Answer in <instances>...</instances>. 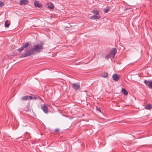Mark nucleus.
Returning <instances> with one entry per match:
<instances>
[{
    "label": "nucleus",
    "mask_w": 152,
    "mask_h": 152,
    "mask_svg": "<svg viewBox=\"0 0 152 152\" xmlns=\"http://www.w3.org/2000/svg\"><path fill=\"white\" fill-rule=\"evenodd\" d=\"M144 83L145 85L148 87L152 89V81L151 80H145L144 81Z\"/></svg>",
    "instance_id": "20e7f679"
},
{
    "label": "nucleus",
    "mask_w": 152,
    "mask_h": 152,
    "mask_svg": "<svg viewBox=\"0 0 152 152\" xmlns=\"http://www.w3.org/2000/svg\"><path fill=\"white\" fill-rule=\"evenodd\" d=\"M41 108L44 112L47 113H48V109L47 106L45 104H42L41 106Z\"/></svg>",
    "instance_id": "0eeeda50"
},
{
    "label": "nucleus",
    "mask_w": 152,
    "mask_h": 152,
    "mask_svg": "<svg viewBox=\"0 0 152 152\" xmlns=\"http://www.w3.org/2000/svg\"><path fill=\"white\" fill-rule=\"evenodd\" d=\"M101 17L95 15L93 16H91L90 18L91 19L96 20L97 19H99Z\"/></svg>",
    "instance_id": "6e6552de"
},
{
    "label": "nucleus",
    "mask_w": 152,
    "mask_h": 152,
    "mask_svg": "<svg viewBox=\"0 0 152 152\" xmlns=\"http://www.w3.org/2000/svg\"><path fill=\"white\" fill-rule=\"evenodd\" d=\"M55 131L56 132L58 133V132H59V130L58 129H56L55 130Z\"/></svg>",
    "instance_id": "412c9836"
},
{
    "label": "nucleus",
    "mask_w": 152,
    "mask_h": 152,
    "mask_svg": "<svg viewBox=\"0 0 152 152\" xmlns=\"http://www.w3.org/2000/svg\"><path fill=\"white\" fill-rule=\"evenodd\" d=\"M48 7L50 9H53L54 8L53 4L51 3H48Z\"/></svg>",
    "instance_id": "9b49d317"
},
{
    "label": "nucleus",
    "mask_w": 152,
    "mask_h": 152,
    "mask_svg": "<svg viewBox=\"0 0 152 152\" xmlns=\"http://www.w3.org/2000/svg\"><path fill=\"white\" fill-rule=\"evenodd\" d=\"M109 7H107L106 8L104 9L103 12H104L107 13L109 11Z\"/></svg>",
    "instance_id": "dca6fc26"
},
{
    "label": "nucleus",
    "mask_w": 152,
    "mask_h": 152,
    "mask_svg": "<svg viewBox=\"0 0 152 152\" xmlns=\"http://www.w3.org/2000/svg\"><path fill=\"white\" fill-rule=\"evenodd\" d=\"M28 1L26 0H20V4L25 5L28 3Z\"/></svg>",
    "instance_id": "1a4fd4ad"
},
{
    "label": "nucleus",
    "mask_w": 152,
    "mask_h": 152,
    "mask_svg": "<svg viewBox=\"0 0 152 152\" xmlns=\"http://www.w3.org/2000/svg\"><path fill=\"white\" fill-rule=\"evenodd\" d=\"M34 4L36 7H42V5L40 4H39L38 2L36 1L34 2Z\"/></svg>",
    "instance_id": "9d476101"
},
{
    "label": "nucleus",
    "mask_w": 152,
    "mask_h": 152,
    "mask_svg": "<svg viewBox=\"0 0 152 152\" xmlns=\"http://www.w3.org/2000/svg\"><path fill=\"white\" fill-rule=\"evenodd\" d=\"M117 52V50L115 48H113L112 50L111 51L110 54V56L112 57V59H113L115 55Z\"/></svg>",
    "instance_id": "423d86ee"
},
{
    "label": "nucleus",
    "mask_w": 152,
    "mask_h": 152,
    "mask_svg": "<svg viewBox=\"0 0 152 152\" xmlns=\"http://www.w3.org/2000/svg\"><path fill=\"white\" fill-rule=\"evenodd\" d=\"M109 57L111 58V59H112V57H111V56H110V54L109 55H107L105 56V58L106 59H108L109 58Z\"/></svg>",
    "instance_id": "6ab92c4d"
},
{
    "label": "nucleus",
    "mask_w": 152,
    "mask_h": 152,
    "mask_svg": "<svg viewBox=\"0 0 152 152\" xmlns=\"http://www.w3.org/2000/svg\"><path fill=\"white\" fill-rule=\"evenodd\" d=\"M20 137H19V138H20Z\"/></svg>",
    "instance_id": "5701e85b"
},
{
    "label": "nucleus",
    "mask_w": 152,
    "mask_h": 152,
    "mask_svg": "<svg viewBox=\"0 0 152 152\" xmlns=\"http://www.w3.org/2000/svg\"><path fill=\"white\" fill-rule=\"evenodd\" d=\"M92 12L95 15H98L99 14V12L97 10H93Z\"/></svg>",
    "instance_id": "4468645a"
},
{
    "label": "nucleus",
    "mask_w": 152,
    "mask_h": 152,
    "mask_svg": "<svg viewBox=\"0 0 152 152\" xmlns=\"http://www.w3.org/2000/svg\"><path fill=\"white\" fill-rule=\"evenodd\" d=\"M113 79L115 81H118L119 80L117 74H115L113 75Z\"/></svg>",
    "instance_id": "f8f14e48"
},
{
    "label": "nucleus",
    "mask_w": 152,
    "mask_h": 152,
    "mask_svg": "<svg viewBox=\"0 0 152 152\" xmlns=\"http://www.w3.org/2000/svg\"><path fill=\"white\" fill-rule=\"evenodd\" d=\"M29 46V44L28 42H25L24 43H23L22 44V46L18 49V51L19 52L21 53L25 49L27 48Z\"/></svg>",
    "instance_id": "7ed1b4c3"
},
{
    "label": "nucleus",
    "mask_w": 152,
    "mask_h": 152,
    "mask_svg": "<svg viewBox=\"0 0 152 152\" xmlns=\"http://www.w3.org/2000/svg\"><path fill=\"white\" fill-rule=\"evenodd\" d=\"M122 92L124 95H126L128 94V92L124 88L122 89Z\"/></svg>",
    "instance_id": "2eb2a0df"
},
{
    "label": "nucleus",
    "mask_w": 152,
    "mask_h": 152,
    "mask_svg": "<svg viewBox=\"0 0 152 152\" xmlns=\"http://www.w3.org/2000/svg\"><path fill=\"white\" fill-rule=\"evenodd\" d=\"M108 75V73L107 72H104L102 75V77H106Z\"/></svg>",
    "instance_id": "f3484780"
},
{
    "label": "nucleus",
    "mask_w": 152,
    "mask_h": 152,
    "mask_svg": "<svg viewBox=\"0 0 152 152\" xmlns=\"http://www.w3.org/2000/svg\"><path fill=\"white\" fill-rule=\"evenodd\" d=\"M145 107L146 109L149 110L152 108V105L151 104H149L146 105Z\"/></svg>",
    "instance_id": "ddd939ff"
},
{
    "label": "nucleus",
    "mask_w": 152,
    "mask_h": 152,
    "mask_svg": "<svg viewBox=\"0 0 152 152\" xmlns=\"http://www.w3.org/2000/svg\"><path fill=\"white\" fill-rule=\"evenodd\" d=\"M4 3L0 1V7L4 6Z\"/></svg>",
    "instance_id": "aec40b11"
},
{
    "label": "nucleus",
    "mask_w": 152,
    "mask_h": 152,
    "mask_svg": "<svg viewBox=\"0 0 152 152\" xmlns=\"http://www.w3.org/2000/svg\"><path fill=\"white\" fill-rule=\"evenodd\" d=\"M97 110L99 111V112H100V113H101V110L100 108H97Z\"/></svg>",
    "instance_id": "4be33fe9"
},
{
    "label": "nucleus",
    "mask_w": 152,
    "mask_h": 152,
    "mask_svg": "<svg viewBox=\"0 0 152 152\" xmlns=\"http://www.w3.org/2000/svg\"><path fill=\"white\" fill-rule=\"evenodd\" d=\"M72 87L75 91L78 90L80 88V84L79 83H72Z\"/></svg>",
    "instance_id": "39448f33"
},
{
    "label": "nucleus",
    "mask_w": 152,
    "mask_h": 152,
    "mask_svg": "<svg viewBox=\"0 0 152 152\" xmlns=\"http://www.w3.org/2000/svg\"><path fill=\"white\" fill-rule=\"evenodd\" d=\"M4 25L7 28L9 27L10 26V24L8 23V21L7 20L5 21Z\"/></svg>",
    "instance_id": "a211bd4d"
},
{
    "label": "nucleus",
    "mask_w": 152,
    "mask_h": 152,
    "mask_svg": "<svg viewBox=\"0 0 152 152\" xmlns=\"http://www.w3.org/2000/svg\"><path fill=\"white\" fill-rule=\"evenodd\" d=\"M39 97L37 96L34 95H32L31 96H23L21 98V99L23 101H26L28 99H36L39 98Z\"/></svg>",
    "instance_id": "f03ea898"
},
{
    "label": "nucleus",
    "mask_w": 152,
    "mask_h": 152,
    "mask_svg": "<svg viewBox=\"0 0 152 152\" xmlns=\"http://www.w3.org/2000/svg\"><path fill=\"white\" fill-rule=\"evenodd\" d=\"M43 42H42L39 44L34 45L31 48L30 50H26V53L21 55L20 58L26 57L35 54V53L39 52L43 49Z\"/></svg>",
    "instance_id": "f257e3e1"
}]
</instances>
